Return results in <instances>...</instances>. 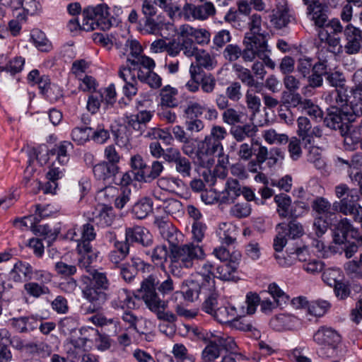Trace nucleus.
<instances>
[{"instance_id": "obj_1", "label": "nucleus", "mask_w": 362, "mask_h": 362, "mask_svg": "<svg viewBox=\"0 0 362 362\" xmlns=\"http://www.w3.org/2000/svg\"><path fill=\"white\" fill-rule=\"evenodd\" d=\"M73 149L71 142L64 141L56 144L49 151H40L37 160L41 165L50 160L49 170L46 174L47 182L41 186L44 194H55L58 187L57 181L62 178L65 173V165L69 160V152Z\"/></svg>"}, {"instance_id": "obj_2", "label": "nucleus", "mask_w": 362, "mask_h": 362, "mask_svg": "<svg viewBox=\"0 0 362 362\" xmlns=\"http://www.w3.org/2000/svg\"><path fill=\"white\" fill-rule=\"evenodd\" d=\"M227 130L220 125H213L210 134L206 135L204 139L197 143V158L199 164L204 168H210L214 163V155L219 156L218 163L215 167L216 172L220 170L218 176L221 178L226 177V166L225 163L228 162V158L222 155L223 146L222 141L227 136Z\"/></svg>"}, {"instance_id": "obj_3", "label": "nucleus", "mask_w": 362, "mask_h": 362, "mask_svg": "<svg viewBox=\"0 0 362 362\" xmlns=\"http://www.w3.org/2000/svg\"><path fill=\"white\" fill-rule=\"evenodd\" d=\"M353 80L354 85L349 89L344 91L334 90L329 95L331 98H334L335 106L344 115L349 116V120H354V115L362 116V69L354 73Z\"/></svg>"}, {"instance_id": "obj_4", "label": "nucleus", "mask_w": 362, "mask_h": 362, "mask_svg": "<svg viewBox=\"0 0 362 362\" xmlns=\"http://www.w3.org/2000/svg\"><path fill=\"white\" fill-rule=\"evenodd\" d=\"M202 247L192 243L182 245L173 248L170 253V272L173 275L180 276L182 269H189L194 266L197 259L204 257Z\"/></svg>"}, {"instance_id": "obj_5", "label": "nucleus", "mask_w": 362, "mask_h": 362, "mask_svg": "<svg viewBox=\"0 0 362 362\" xmlns=\"http://www.w3.org/2000/svg\"><path fill=\"white\" fill-rule=\"evenodd\" d=\"M243 43V59L245 62H251L258 57L268 68H275L274 62L269 57L271 51L269 49L267 37L263 35L252 36V34H245Z\"/></svg>"}, {"instance_id": "obj_6", "label": "nucleus", "mask_w": 362, "mask_h": 362, "mask_svg": "<svg viewBox=\"0 0 362 362\" xmlns=\"http://www.w3.org/2000/svg\"><path fill=\"white\" fill-rule=\"evenodd\" d=\"M96 233L93 225L84 224L82 227L81 238L77 244L78 266L88 268L98 257L97 252L93 249L90 241L95 240Z\"/></svg>"}, {"instance_id": "obj_7", "label": "nucleus", "mask_w": 362, "mask_h": 362, "mask_svg": "<svg viewBox=\"0 0 362 362\" xmlns=\"http://www.w3.org/2000/svg\"><path fill=\"white\" fill-rule=\"evenodd\" d=\"M159 284L158 274L153 273L145 278L141 284L140 293L146 307L156 313L158 310L167 308L168 301L160 299L156 291V285Z\"/></svg>"}, {"instance_id": "obj_8", "label": "nucleus", "mask_w": 362, "mask_h": 362, "mask_svg": "<svg viewBox=\"0 0 362 362\" xmlns=\"http://www.w3.org/2000/svg\"><path fill=\"white\" fill-rule=\"evenodd\" d=\"M81 283L83 296L90 303L87 312L93 313L98 311L107 300L105 291L93 286V282L88 276L83 275Z\"/></svg>"}, {"instance_id": "obj_9", "label": "nucleus", "mask_w": 362, "mask_h": 362, "mask_svg": "<svg viewBox=\"0 0 362 362\" xmlns=\"http://www.w3.org/2000/svg\"><path fill=\"white\" fill-rule=\"evenodd\" d=\"M334 240L337 244H344L346 242L362 243V235L361 232L351 224L349 220L344 218L335 227Z\"/></svg>"}, {"instance_id": "obj_10", "label": "nucleus", "mask_w": 362, "mask_h": 362, "mask_svg": "<svg viewBox=\"0 0 362 362\" xmlns=\"http://www.w3.org/2000/svg\"><path fill=\"white\" fill-rule=\"evenodd\" d=\"M91 346V341L83 336L82 330L67 338L64 344L66 354L74 359L83 356L90 350Z\"/></svg>"}, {"instance_id": "obj_11", "label": "nucleus", "mask_w": 362, "mask_h": 362, "mask_svg": "<svg viewBox=\"0 0 362 362\" xmlns=\"http://www.w3.org/2000/svg\"><path fill=\"white\" fill-rule=\"evenodd\" d=\"M116 45L123 55H125L127 52H129L127 57V62H132L134 64H139L147 66L150 64H153V59L143 54V48L136 40H127L124 43V48H122L117 44Z\"/></svg>"}, {"instance_id": "obj_12", "label": "nucleus", "mask_w": 362, "mask_h": 362, "mask_svg": "<svg viewBox=\"0 0 362 362\" xmlns=\"http://www.w3.org/2000/svg\"><path fill=\"white\" fill-rule=\"evenodd\" d=\"M341 335L331 327L320 326L313 334V341L322 349L334 350L341 342Z\"/></svg>"}, {"instance_id": "obj_13", "label": "nucleus", "mask_w": 362, "mask_h": 362, "mask_svg": "<svg viewBox=\"0 0 362 362\" xmlns=\"http://www.w3.org/2000/svg\"><path fill=\"white\" fill-rule=\"evenodd\" d=\"M195 333L199 339L208 341V344L202 352V359L211 361L217 359L221 356V348L216 339L215 333L204 329H197Z\"/></svg>"}, {"instance_id": "obj_14", "label": "nucleus", "mask_w": 362, "mask_h": 362, "mask_svg": "<svg viewBox=\"0 0 362 362\" xmlns=\"http://www.w3.org/2000/svg\"><path fill=\"white\" fill-rule=\"evenodd\" d=\"M292 303L298 308H307L308 313L317 317L325 315L331 308V303L327 300L319 299L308 302L304 297L293 298Z\"/></svg>"}, {"instance_id": "obj_15", "label": "nucleus", "mask_w": 362, "mask_h": 362, "mask_svg": "<svg viewBox=\"0 0 362 362\" xmlns=\"http://www.w3.org/2000/svg\"><path fill=\"white\" fill-rule=\"evenodd\" d=\"M215 13V8L212 3L206 2L200 6L186 4L183 8V16L186 20H205Z\"/></svg>"}, {"instance_id": "obj_16", "label": "nucleus", "mask_w": 362, "mask_h": 362, "mask_svg": "<svg viewBox=\"0 0 362 362\" xmlns=\"http://www.w3.org/2000/svg\"><path fill=\"white\" fill-rule=\"evenodd\" d=\"M346 45L344 49L348 54H356L359 52L362 43V31L349 24L344 30Z\"/></svg>"}, {"instance_id": "obj_17", "label": "nucleus", "mask_w": 362, "mask_h": 362, "mask_svg": "<svg viewBox=\"0 0 362 362\" xmlns=\"http://www.w3.org/2000/svg\"><path fill=\"white\" fill-rule=\"evenodd\" d=\"M195 269L198 276L202 278V283L204 287H207L209 291L214 288V265L209 261L204 259V257L197 259Z\"/></svg>"}, {"instance_id": "obj_18", "label": "nucleus", "mask_w": 362, "mask_h": 362, "mask_svg": "<svg viewBox=\"0 0 362 362\" xmlns=\"http://www.w3.org/2000/svg\"><path fill=\"white\" fill-rule=\"evenodd\" d=\"M153 269L154 267L153 265L144 262L139 257H134L131 259V263L122 267L121 274L125 281H130L135 276L138 271L144 273H150Z\"/></svg>"}, {"instance_id": "obj_19", "label": "nucleus", "mask_w": 362, "mask_h": 362, "mask_svg": "<svg viewBox=\"0 0 362 362\" xmlns=\"http://www.w3.org/2000/svg\"><path fill=\"white\" fill-rule=\"evenodd\" d=\"M152 116L150 111L143 110L136 114L126 116L124 122L128 128H132L139 132V134H142Z\"/></svg>"}, {"instance_id": "obj_20", "label": "nucleus", "mask_w": 362, "mask_h": 362, "mask_svg": "<svg viewBox=\"0 0 362 362\" xmlns=\"http://www.w3.org/2000/svg\"><path fill=\"white\" fill-rule=\"evenodd\" d=\"M180 35L194 38L196 43L205 45L210 42L211 34L204 28H195L189 25H182L180 27Z\"/></svg>"}, {"instance_id": "obj_21", "label": "nucleus", "mask_w": 362, "mask_h": 362, "mask_svg": "<svg viewBox=\"0 0 362 362\" xmlns=\"http://www.w3.org/2000/svg\"><path fill=\"white\" fill-rule=\"evenodd\" d=\"M320 46L327 48L330 52L335 54L343 52V47L340 44V38L330 34L327 30L322 28L318 32Z\"/></svg>"}, {"instance_id": "obj_22", "label": "nucleus", "mask_w": 362, "mask_h": 362, "mask_svg": "<svg viewBox=\"0 0 362 362\" xmlns=\"http://www.w3.org/2000/svg\"><path fill=\"white\" fill-rule=\"evenodd\" d=\"M125 235L127 242H136L144 246H148L152 243L151 235L144 227L128 228L126 229Z\"/></svg>"}, {"instance_id": "obj_23", "label": "nucleus", "mask_w": 362, "mask_h": 362, "mask_svg": "<svg viewBox=\"0 0 362 362\" xmlns=\"http://www.w3.org/2000/svg\"><path fill=\"white\" fill-rule=\"evenodd\" d=\"M33 273V267L29 263L18 261L10 272V277L13 281L21 283L30 280Z\"/></svg>"}, {"instance_id": "obj_24", "label": "nucleus", "mask_w": 362, "mask_h": 362, "mask_svg": "<svg viewBox=\"0 0 362 362\" xmlns=\"http://www.w3.org/2000/svg\"><path fill=\"white\" fill-rule=\"evenodd\" d=\"M155 66L156 63L153 59L152 64H150L148 66L142 65L139 80L142 83L148 84L151 88L157 89L162 85V78L153 71Z\"/></svg>"}, {"instance_id": "obj_25", "label": "nucleus", "mask_w": 362, "mask_h": 362, "mask_svg": "<svg viewBox=\"0 0 362 362\" xmlns=\"http://www.w3.org/2000/svg\"><path fill=\"white\" fill-rule=\"evenodd\" d=\"M241 194V185L237 180L229 179L226 184L225 189L219 194L221 203L230 204Z\"/></svg>"}, {"instance_id": "obj_26", "label": "nucleus", "mask_w": 362, "mask_h": 362, "mask_svg": "<svg viewBox=\"0 0 362 362\" xmlns=\"http://www.w3.org/2000/svg\"><path fill=\"white\" fill-rule=\"evenodd\" d=\"M142 65L127 62L126 65L119 66L118 76L125 83L137 81L139 79Z\"/></svg>"}, {"instance_id": "obj_27", "label": "nucleus", "mask_w": 362, "mask_h": 362, "mask_svg": "<svg viewBox=\"0 0 362 362\" xmlns=\"http://www.w3.org/2000/svg\"><path fill=\"white\" fill-rule=\"evenodd\" d=\"M182 286L187 287L185 291H183L185 299L191 302L197 300L202 292L209 291L207 287H204V284H199V280H186ZM182 288L184 289V287Z\"/></svg>"}, {"instance_id": "obj_28", "label": "nucleus", "mask_w": 362, "mask_h": 362, "mask_svg": "<svg viewBox=\"0 0 362 362\" xmlns=\"http://www.w3.org/2000/svg\"><path fill=\"white\" fill-rule=\"evenodd\" d=\"M311 207L317 216H324L326 218H330L337 211H334V203H331L325 198L317 197L311 203Z\"/></svg>"}, {"instance_id": "obj_29", "label": "nucleus", "mask_w": 362, "mask_h": 362, "mask_svg": "<svg viewBox=\"0 0 362 362\" xmlns=\"http://www.w3.org/2000/svg\"><path fill=\"white\" fill-rule=\"evenodd\" d=\"M118 170L117 165L103 161L93 167V172L97 180L106 181L115 176L118 173Z\"/></svg>"}, {"instance_id": "obj_30", "label": "nucleus", "mask_w": 362, "mask_h": 362, "mask_svg": "<svg viewBox=\"0 0 362 362\" xmlns=\"http://www.w3.org/2000/svg\"><path fill=\"white\" fill-rule=\"evenodd\" d=\"M165 25V23L158 18H146L144 23L139 24L138 29L143 34L162 36L161 31Z\"/></svg>"}, {"instance_id": "obj_31", "label": "nucleus", "mask_w": 362, "mask_h": 362, "mask_svg": "<svg viewBox=\"0 0 362 362\" xmlns=\"http://www.w3.org/2000/svg\"><path fill=\"white\" fill-rule=\"evenodd\" d=\"M10 324L17 332L23 333L37 328V320L33 316L14 317L10 320Z\"/></svg>"}, {"instance_id": "obj_32", "label": "nucleus", "mask_w": 362, "mask_h": 362, "mask_svg": "<svg viewBox=\"0 0 362 362\" xmlns=\"http://www.w3.org/2000/svg\"><path fill=\"white\" fill-rule=\"evenodd\" d=\"M194 57L196 62H192L190 66H197L201 70H203V68L212 70L217 65L215 57L204 49L197 51Z\"/></svg>"}, {"instance_id": "obj_33", "label": "nucleus", "mask_w": 362, "mask_h": 362, "mask_svg": "<svg viewBox=\"0 0 362 362\" xmlns=\"http://www.w3.org/2000/svg\"><path fill=\"white\" fill-rule=\"evenodd\" d=\"M258 129L252 124L234 126L230 129V134L237 141H243L247 137L252 138L256 135Z\"/></svg>"}, {"instance_id": "obj_34", "label": "nucleus", "mask_w": 362, "mask_h": 362, "mask_svg": "<svg viewBox=\"0 0 362 362\" xmlns=\"http://www.w3.org/2000/svg\"><path fill=\"white\" fill-rule=\"evenodd\" d=\"M178 91L169 85L164 86L160 91V105L166 107H175L178 105Z\"/></svg>"}, {"instance_id": "obj_35", "label": "nucleus", "mask_w": 362, "mask_h": 362, "mask_svg": "<svg viewBox=\"0 0 362 362\" xmlns=\"http://www.w3.org/2000/svg\"><path fill=\"white\" fill-rule=\"evenodd\" d=\"M35 208V211L39 218L34 216H24L23 218H16L12 221L13 226L18 229L23 230L33 227V225L35 222L40 221V218H41L47 216L46 214L43 213V210L41 209L40 205H36Z\"/></svg>"}, {"instance_id": "obj_36", "label": "nucleus", "mask_w": 362, "mask_h": 362, "mask_svg": "<svg viewBox=\"0 0 362 362\" xmlns=\"http://www.w3.org/2000/svg\"><path fill=\"white\" fill-rule=\"evenodd\" d=\"M23 290L25 295L34 298H39L43 295L50 293V290L47 286L36 281L26 282L23 285Z\"/></svg>"}, {"instance_id": "obj_37", "label": "nucleus", "mask_w": 362, "mask_h": 362, "mask_svg": "<svg viewBox=\"0 0 362 362\" xmlns=\"http://www.w3.org/2000/svg\"><path fill=\"white\" fill-rule=\"evenodd\" d=\"M213 316L221 323H228L236 320L238 314L233 307L219 306L216 308Z\"/></svg>"}, {"instance_id": "obj_38", "label": "nucleus", "mask_w": 362, "mask_h": 362, "mask_svg": "<svg viewBox=\"0 0 362 362\" xmlns=\"http://www.w3.org/2000/svg\"><path fill=\"white\" fill-rule=\"evenodd\" d=\"M264 25H267V23L262 22V16L259 14L253 13L249 18V31L245 34H252V36L263 35L267 37L268 33L263 30Z\"/></svg>"}, {"instance_id": "obj_39", "label": "nucleus", "mask_w": 362, "mask_h": 362, "mask_svg": "<svg viewBox=\"0 0 362 362\" xmlns=\"http://www.w3.org/2000/svg\"><path fill=\"white\" fill-rule=\"evenodd\" d=\"M31 40L35 46L41 52H49L52 45L47 38L45 34L39 29H33L31 31Z\"/></svg>"}, {"instance_id": "obj_40", "label": "nucleus", "mask_w": 362, "mask_h": 362, "mask_svg": "<svg viewBox=\"0 0 362 362\" xmlns=\"http://www.w3.org/2000/svg\"><path fill=\"white\" fill-rule=\"evenodd\" d=\"M153 202L148 197H143L138 201L133 206L132 212L139 219L146 218L152 211Z\"/></svg>"}, {"instance_id": "obj_41", "label": "nucleus", "mask_w": 362, "mask_h": 362, "mask_svg": "<svg viewBox=\"0 0 362 362\" xmlns=\"http://www.w3.org/2000/svg\"><path fill=\"white\" fill-rule=\"evenodd\" d=\"M233 69L236 74L238 79H240L243 83L246 84L249 87L258 88L259 83L255 81L253 76L250 71L239 64H235Z\"/></svg>"}, {"instance_id": "obj_42", "label": "nucleus", "mask_w": 362, "mask_h": 362, "mask_svg": "<svg viewBox=\"0 0 362 362\" xmlns=\"http://www.w3.org/2000/svg\"><path fill=\"white\" fill-rule=\"evenodd\" d=\"M190 79L187 82L185 86L187 89L191 93H196L199 90L200 87V76L204 73L197 66H189Z\"/></svg>"}, {"instance_id": "obj_43", "label": "nucleus", "mask_w": 362, "mask_h": 362, "mask_svg": "<svg viewBox=\"0 0 362 362\" xmlns=\"http://www.w3.org/2000/svg\"><path fill=\"white\" fill-rule=\"evenodd\" d=\"M277 235L274 240L273 247L276 252H280L287 243V228L285 223H279L276 226Z\"/></svg>"}, {"instance_id": "obj_44", "label": "nucleus", "mask_w": 362, "mask_h": 362, "mask_svg": "<svg viewBox=\"0 0 362 362\" xmlns=\"http://www.w3.org/2000/svg\"><path fill=\"white\" fill-rule=\"evenodd\" d=\"M88 320L93 325L99 327L112 326L113 332L118 334L121 331L120 327H118L119 322L113 319H107L104 315L98 314L88 318Z\"/></svg>"}, {"instance_id": "obj_45", "label": "nucleus", "mask_w": 362, "mask_h": 362, "mask_svg": "<svg viewBox=\"0 0 362 362\" xmlns=\"http://www.w3.org/2000/svg\"><path fill=\"white\" fill-rule=\"evenodd\" d=\"M262 136L269 144H286L288 141V136L286 134H279L274 129L263 132Z\"/></svg>"}, {"instance_id": "obj_46", "label": "nucleus", "mask_w": 362, "mask_h": 362, "mask_svg": "<svg viewBox=\"0 0 362 362\" xmlns=\"http://www.w3.org/2000/svg\"><path fill=\"white\" fill-rule=\"evenodd\" d=\"M172 353L177 362H194L195 358L189 354L187 349L182 344H175Z\"/></svg>"}, {"instance_id": "obj_47", "label": "nucleus", "mask_w": 362, "mask_h": 362, "mask_svg": "<svg viewBox=\"0 0 362 362\" xmlns=\"http://www.w3.org/2000/svg\"><path fill=\"white\" fill-rule=\"evenodd\" d=\"M158 209H163L165 213L170 215H177L182 212V203L175 199H168L163 204H157Z\"/></svg>"}, {"instance_id": "obj_48", "label": "nucleus", "mask_w": 362, "mask_h": 362, "mask_svg": "<svg viewBox=\"0 0 362 362\" xmlns=\"http://www.w3.org/2000/svg\"><path fill=\"white\" fill-rule=\"evenodd\" d=\"M237 269L234 266L227 263L216 268L217 277L223 281H234L236 279Z\"/></svg>"}, {"instance_id": "obj_49", "label": "nucleus", "mask_w": 362, "mask_h": 362, "mask_svg": "<svg viewBox=\"0 0 362 362\" xmlns=\"http://www.w3.org/2000/svg\"><path fill=\"white\" fill-rule=\"evenodd\" d=\"M131 165L134 170L138 172L134 173V177L138 181H146V173L144 169L146 168L142 157L139 155H135L131 158Z\"/></svg>"}, {"instance_id": "obj_50", "label": "nucleus", "mask_w": 362, "mask_h": 362, "mask_svg": "<svg viewBox=\"0 0 362 362\" xmlns=\"http://www.w3.org/2000/svg\"><path fill=\"white\" fill-rule=\"evenodd\" d=\"M275 202L278 206L277 211L282 218H286L289 214V207L291 204V199L287 194H279L274 197Z\"/></svg>"}, {"instance_id": "obj_51", "label": "nucleus", "mask_w": 362, "mask_h": 362, "mask_svg": "<svg viewBox=\"0 0 362 362\" xmlns=\"http://www.w3.org/2000/svg\"><path fill=\"white\" fill-rule=\"evenodd\" d=\"M97 223L102 227L110 226L114 221V214L112 208L103 206L98 214L95 217Z\"/></svg>"}, {"instance_id": "obj_52", "label": "nucleus", "mask_w": 362, "mask_h": 362, "mask_svg": "<svg viewBox=\"0 0 362 362\" xmlns=\"http://www.w3.org/2000/svg\"><path fill=\"white\" fill-rule=\"evenodd\" d=\"M343 278L341 271L339 269L335 268L326 269L322 275L323 281L329 286H333L340 280H343Z\"/></svg>"}, {"instance_id": "obj_53", "label": "nucleus", "mask_w": 362, "mask_h": 362, "mask_svg": "<svg viewBox=\"0 0 362 362\" xmlns=\"http://www.w3.org/2000/svg\"><path fill=\"white\" fill-rule=\"evenodd\" d=\"M116 305L122 309H132L135 307V303L133 300L132 296L126 289H122L118 291L117 298L115 300Z\"/></svg>"}, {"instance_id": "obj_54", "label": "nucleus", "mask_w": 362, "mask_h": 362, "mask_svg": "<svg viewBox=\"0 0 362 362\" xmlns=\"http://www.w3.org/2000/svg\"><path fill=\"white\" fill-rule=\"evenodd\" d=\"M220 238L228 245L235 243L236 240L235 230L231 224L223 223L220 227Z\"/></svg>"}, {"instance_id": "obj_55", "label": "nucleus", "mask_w": 362, "mask_h": 362, "mask_svg": "<svg viewBox=\"0 0 362 362\" xmlns=\"http://www.w3.org/2000/svg\"><path fill=\"white\" fill-rule=\"evenodd\" d=\"M92 129L86 127H75L71 132V139L78 144H83L89 140Z\"/></svg>"}, {"instance_id": "obj_56", "label": "nucleus", "mask_w": 362, "mask_h": 362, "mask_svg": "<svg viewBox=\"0 0 362 362\" xmlns=\"http://www.w3.org/2000/svg\"><path fill=\"white\" fill-rule=\"evenodd\" d=\"M244 115L242 112L230 107L224 110L222 114V119L224 123L229 125H234L242 122Z\"/></svg>"}, {"instance_id": "obj_57", "label": "nucleus", "mask_w": 362, "mask_h": 362, "mask_svg": "<svg viewBox=\"0 0 362 362\" xmlns=\"http://www.w3.org/2000/svg\"><path fill=\"white\" fill-rule=\"evenodd\" d=\"M268 291L280 307L285 305L289 300L288 296L275 283L269 285Z\"/></svg>"}, {"instance_id": "obj_58", "label": "nucleus", "mask_w": 362, "mask_h": 362, "mask_svg": "<svg viewBox=\"0 0 362 362\" xmlns=\"http://www.w3.org/2000/svg\"><path fill=\"white\" fill-rule=\"evenodd\" d=\"M87 13L89 16H93L95 21L105 19L109 16V7L106 4H100L95 6H88Z\"/></svg>"}, {"instance_id": "obj_59", "label": "nucleus", "mask_w": 362, "mask_h": 362, "mask_svg": "<svg viewBox=\"0 0 362 362\" xmlns=\"http://www.w3.org/2000/svg\"><path fill=\"white\" fill-rule=\"evenodd\" d=\"M178 39L180 43V50H183L184 54L187 57L195 56L199 49L194 45L192 39L189 37H182L178 32Z\"/></svg>"}, {"instance_id": "obj_60", "label": "nucleus", "mask_w": 362, "mask_h": 362, "mask_svg": "<svg viewBox=\"0 0 362 362\" xmlns=\"http://www.w3.org/2000/svg\"><path fill=\"white\" fill-rule=\"evenodd\" d=\"M308 160L313 163L317 169H323L325 167V162L322 157V151L318 147L312 146L310 148Z\"/></svg>"}, {"instance_id": "obj_61", "label": "nucleus", "mask_w": 362, "mask_h": 362, "mask_svg": "<svg viewBox=\"0 0 362 362\" xmlns=\"http://www.w3.org/2000/svg\"><path fill=\"white\" fill-rule=\"evenodd\" d=\"M297 321L298 319L295 316L281 314L274 318L271 324L274 327H276L277 324H281L284 328L290 329L295 326Z\"/></svg>"}, {"instance_id": "obj_62", "label": "nucleus", "mask_w": 362, "mask_h": 362, "mask_svg": "<svg viewBox=\"0 0 362 362\" xmlns=\"http://www.w3.org/2000/svg\"><path fill=\"white\" fill-rule=\"evenodd\" d=\"M269 18L270 23L276 29L286 27L289 22L288 15L284 11H273Z\"/></svg>"}, {"instance_id": "obj_63", "label": "nucleus", "mask_w": 362, "mask_h": 362, "mask_svg": "<svg viewBox=\"0 0 362 362\" xmlns=\"http://www.w3.org/2000/svg\"><path fill=\"white\" fill-rule=\"evenodd\" d=\"M103 100V94L100 92H95L88 98L86 108L91 114H95L98 112L101 103Z\"/></svg>"}, {"instance_id": "obj_64", "label": "nucleus", "mask_w": 362, "mask_h": 362, "mask_svg": "<svg viewBox=\"0 0 362 362\" xmlns=\"http://www.w3.org/2000/svg\"><path fill=\"white\" fill-rule=\"evenodd\" d=\"M344 144L346 150L353 151L359 148L362 150V139L357 134L346 133L344 135Z\"/></svg>"}]
</instances>
